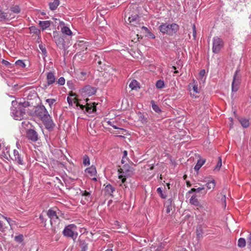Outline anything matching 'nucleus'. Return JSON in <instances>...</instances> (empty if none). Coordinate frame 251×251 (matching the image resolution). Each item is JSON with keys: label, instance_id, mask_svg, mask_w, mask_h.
Listing matches in <instances>:
<instances>
[{"label": "nucleus", "instance_id": "1", "mask_svg": "<svg viewBox=\"0 0 251 251\" xmlns=\"http://www.w3.org/2000/svg\"><path fill=\"white\" fill-rule=\"evenodd\" d=\"M133 173V168L128 164L124 165L121 168L118 170L119 178L121 180L122 185L126 180V177L132 175Z\"/></svg>", "mask_w": 251, "mask_h": 251}, {"label": "nucleus", "instance_id": "2", "mask_svg": "<svg viewBox=\"0 0 251 251\" xmlns=\"http://www.w3.org/2000/svg\"><path fill=\"white\" fill-rule=\"evenodd\" d=\"M178 25L175 23L172 24H163L161 25L159 29L162 33L172 36L178 30Z\"/></svg>", "mask_w": 251, "mask_h": 251}, {"label": "nucleus", "instance_id": "3", "mask_svg": "<svg viewBox=\"0 0 251 251\" xmlns=\"http://www.w3.org/2000/svg\"><path fill=\"white\" fill-rule=\"evenodd\" d=\"M17 102L16 100L12 101V105L11 111L12 116L16 120H21L23 119L25 112V109L24 108L21 109L20 107L17 109L14 106L16 105Z\"/></svg>", "mask_w": 251, "mask_h": 251}, {"label": "nucleus", "instance_id": "4", "mask_svg": "<svg viewBox=\"0 0 251 251\" xmlns=\"http://www.w3.org/2000/svg\"><path fill=\"white\" fill-rule=\"evenodd\" d=\"M63 233L65 236L75 240L78 235L76 231V226L74 224L66 226L63 231Z\"/></svg>", "mask_w": 251, "mask_h": 251}, {"label": "nucleus", "instance_id": "5", "mask_svg": "<svg viewBox=\"0 0 251 251\" xmlns=\"http://www.w3.org/2000/svg\"><path fill=\"white\" fill-rule=\"evenodd\" d=\"M21 12V9L18 5H14L10 7V8L6 12L4 11V15H7V19H5V21H8L14 18L16 15Z\"/></svg>", "mask_w": 251, "mask_h": 251}, {"label": "nucleus", "instance_id": "6", "mask_svg": "<svg viewBox=\"0 0 251 251\" xmlns=\"http://www.w3.org/2000/svg\"><path fill=\"white\" fill-rule=\"evenodd\" d=\"M224 46L223 40L218 37H214L213 38V47L212 51L215 53H218L220 52Z\"/></svg>", "mask_w": 251, "mask_h": 251}, {"label": "nucleus", "instance_id": "7", "mask_svg": "<svg viewBox=\"0 0 251 251\" xmlns=\"http://www.w3.org/2000/svg\"><path fill=\"white\" fill-rule=\"evenodd\" d=\"M238 74L239 71L236 70L233 75V81L231 85L232 92H237L239 89V86L240 84L241 77Z\"/></svg>", "mask_w": 251, "mask_h": 251}, {"label": "nucleus", "instance_id": "8", "mask_svg": "<svg viewBox=\"0 0 251 251\" xmlns=\"http://www.w3.org/2000/svg\"><path fill=\"white\" fill-rule=\"evenodd\" d=\"M46 128L49 130H52L55 126V124L50 116L48 114L41 120Z\"/></svg>", "mask_w": 251, "mask_h": 251}, {"label": "nucleus", "instance_id": "9", "mask_svg": "<svg viewBox=\"0 0 251 251\" xmlns=\"http://www.w3.org/2000/svg\"><path fill=\"white\" fill-rule=\"evenodd\" d=\"M53 40L56 45L60 49H62L65 47V40L63 36L55 31L53 32Z\"/></svg>", "mask_w": 251, "mask_h": 251}, {"label": "nucleus", "instance_id": "10", "mask_svg": "<svg viewBox=\"0 0 251 251\" xmlns=\"http://www.w3.org/2000/svg\"><path fill=\"white\" fill-rule=\"evenodd\" d=\"M97 91V88L90 85H87L80 90V93L84 96L90 97L94 95Z\"/></svg>", "mask_w": 251, "mask_h": 251}, {"label": "nucleus", "instance_id": "11", "mask_svg": "<svg viewBox=\"0 0 251 251\" xmlns=\"http://www.w3.org/2000/svg\"><path fill=\"white\" fill-rule=\"evenodd\" d=\"M67 100L70 105L73 106V104H75L77 107L79 106L80 109L84 110V106L79 103L75 94H70V96L67 97Z\"/></svg>", "mask_w": 251, "mask_h": 251}, {"label": "nucleus", "instance_id": "12", "mask_svg": "<svg viewBox=\"0 0 251 251\" xmlns=\"http://www.w3.org/2000/svg\"><path fill=\"white\" fill-rule=\"evenodd\" d=\"M49 114L48 111L44 105L37 106L35 110V114L40 120Z\"/></svg>", "mask_w": 251, "mask_h": 251}, {"label": "nucleus", "instance_id": "13", "mask_svg": "<svg viewBox=\"0 0 251 251\" xmlns=\"http://www.w3.org/2000/svg\"><path fill=\"white\" fill-rule=\"evenodd\" d=\"M47 216L50 219V222L51 226L56 224L59 222V218L57 215L56 212L52 209H50L47 212Z\"/></svg>", "mask_w": 251, "mask_h": 251}, {"label": "nucleus", "instance_id": "14", "mask_svg": "<svg viewBox=\"0 0 251 251\" xmlns=\"http://www.w3.org/2000/svg\"><path fill=\"white\" fill-rule=\"evenodd\" d=\"M27 138L32 142H35L38 140V134L37 132L33 129H28L26 131Z\"/></svg>", "mask_w": 251, "mask_h": 251}, {"label": "nucleus", "instance_id": "15", "mask_svg": "<svg viewBox=\"0 0 251 251\" xmlns=\"http://www.w3.org/2000/svg\"><path fill=\"white\" fill-rule=\"evenodd\" d=\"M14 158L13 160L19 165H23L25 164L23 156L16 150L13 151Z\"/></svg>", "mask_w": 251, "mask_h": 251}, {"label": "nucleus", "instance_id": "16", "mask_svg": "<svg viewBox=\"0 0 251 251\" xmlns=\"http://www.w3.org/2000/svg\"><path fill=\"white\" fill-rule=\"evenodd\" d=\"M82 198L81 200V203L83 204H86L87 203L90 202L92 200V197L90 192L87 191H81Z\"/></svg>", "mask_w": 251, "mask_h": 251}, {"label": "nucleus", "instance_id": "17", "mask_svg": "<svg viewBox=\"0 0 251 251\" xmlns=\"http://www.w3.org/2000/svg\"><path fill=\"white\" fill-rule=\"evenodd\" d=\"M59 25L61 27V31L63 34L69 36H71L72 35V31L71 30L69 27L66 26L64 22H63V21L60 22Z\"/></svg>", "mask_w": 251, "mask_h": 251}, {"label": "nucleus", "instance_id": "18", "mask_svg": "<svg viewBox=\"0 0 251 251\" xmlns=\"http://www.w3.org/2000/svg\"><path fill=\"white\" fill-rule=\"evenodd\" d=\"M107 123L108 125L112 126L115 129H118L122 131H123L122 134H124V132H126V130L120 127V125L119 123L117 122L116 120L113 119H111L107 121Z\"/></svg>", "mask_w": 251, "mask_h": 251}, {"label": "nucleus", "instance_id": "19", "mask_svg": "<svg viewBox=\"0 0 251 251\" xmlns=\"http://www.w3.org/2000/svg\"><path fill=\"white\" fill-rule=\"evenodd\" d=\"M88 100V99H86V105H84V110L85 109L89 113H92L96 111V106L95 102L92 103H88L87 101Z\"/></svg>", "mask_w": 251, "mask_h": 251}, {"label": "nucleus", "instance_id": "20", "mask_svg": "<svg viewBox=\"0 0 251 251\" xmlns=\"http://www.w3.org/2000/svg\"><path fill=\"white\" fill-rule=\"evenodd\" d=\"M56 80L54 73L50 71L47 73V83L48 86L55 83Z\"/></svg>", "mask_w": 251, "mask_h": 251}, {"label": "nucleus", "instance_id": "21", "mask_svg": "<svg viewBox=\"0 0 251 251\" xmlns=\"http://www.w3.org/2000/svg\"><path fill=\"white\" fill-rule=\"evenodd\" d=\"M85 173L89 174L91 177L96 176L97 174V171L96 168L92 166L89 168H87L85 171ZM92 179L96 180V178L95 177H93Z\"/></svg>", "mask_w": 251, "mask_h": 251}, {"label": "nucleus", "instance_id": "22", "mask_svg": "<svg viewBox=\"0 0 251 251\" xmlns=\"http://www.w3.org/2000/svg\"><path fill=\"white\" fill-rule=\"evenodd\" d=\"M114 191L115 188L109 184L105 187L104 192L106 195L112 196Z\"/></svg>", "mask_w": 251, "mask_h": 251}, {"label": "nucleus", "instance_id": "23", "mask_svg": "<svg viewBox=\"0 0 251 251\" xmlns=\"http://www.w3.org/2000/svg\"><path fill=\"white\" fill-rule=\"evenodd\" d=\"M189 202L191 204L197 206H200L201 204L197 198V196L195 194L193 195L189 200Z\"/></svg>", "mask_w": 251, "mask_h": 251}, {"label": "nucleus", "instance_id": "24", "mask_svg": "<svg viewBox=\"0 0 251 251\" xmlns=\"http://www.w3.org/2000/svg\"><path fill=\"white\" fill-rule=\"evenodd\" d=\"M216 186V182L214 179H212L211 180L207 182L205 184V186L206 187V190L205 191H208L209 190H213Z\"/></svg>", "mask_w": 251, "mask_h": 251}, {"label": "nucleus", "instance_id": "25", "mask_svg": "<svg viewBox=\"0 0 251 251\" xmlns=\"http://www.w3.org/2000/svg\"><path fill=\"white\" fill-rule=\"evenodd\" d=\"M39 24L41 27L42 30H44L48 28L50 25L51 22L49 21H39Z\"/></svg>", "mask_w": 251, "mask_h": 251}, {"label": "nucleus", "instance_id": "26", "mask_svg": "<svg viewBox=\"0 0 251 251\" xmlns=\"http://www.w3.org/2000/svg\"><path fill=\"white\" fill-rule=\"evenodd\" d=\"M172 200L171 198L168 199L165 202L164 204L166 208V212L167 213H169L170 212L171 210H172Z\"/></svg>", "mask_w": 251, "mask_h": 251}, {"label": "nucleus", "instance_id": "27", "mask_svg": "<svg viewBox=\"0 0 251 251\" xmlns=\"http://www.w3.org/2000/svg\"><path fill=\"white\" fill-rule=\"evenodd\" d=\"M206 160L204 159H200L198 160L196 165L194 167V170L198 171L202 166L205 163Z\"/></svg>", "mask_w": 251, "mask_h": 251}, {"label": "nucleus", "instance_id": "28", "mask_svg": "<svg viewBox=\"0 0 251 251\" xmlns=\"http://www.w3.org/2000/svg\"><path fill=\"white\" fill-rule=\"evenodd\" d=\"M129 87L131 90H137L140 88L139 83L137 80L133 79L129 83Z\"/></svg>", "mask_w": 251, "mask_h": 251}, {"label": "nucleus", "instance_id": "29", "mask_svg": "<svg viewBox=\"0 0 251 251\" xmlns=\"http://www.w3.org/2000/svg\"><path fill=\"white\" fill-rule=\"evenodd\" d=\"M60 3L59 0H54L52 2H50L49 4L50 8L51 10H54L57 8Z\"/></svg>", "mask_w": 251, "mask_h": 251}, {"label": "nucleus", "instance_id": "30", "mask_svg": "<svg viewBox=\"0 0 251 251\" xmlns=\"http://www.w3.org/2000/svg\"><path fill=\"white\" fill-rule=\"evenodd\" d=\"M1 217H2L4 219H5L7 223H8L9 226H10L11 229L12 228L13 226L15 224V222L12 220L11 218H8L4 215H1L0 214Z\"/></svg>", "mask_w": 251, "mask_h": 251}, {"label": "nucleus", "instance_id": "31", "mask_svg": "<svg viewBox=\"0 0 251 251\" xmlns=\"http://www.w3.org/2000/svg\"><path fill=\"white\" fill-rule=\"evenodd\" d=\"M246 241L244 238H240L238 241V246L239 248H243L246 246Z\"/></svg>", "mask_w": 251, "mask_h": 251}, {"label": "nucleus", "instance_id": "32", "mask_svg": "<svg viewBox=\"0 0 251 251\" xmlns=\"http://www.w3.org/2000/svg\"><path fill=\"white\" fill-rule=\"evenodd\" d=\"M240 122L243 127L244 128L248 127L249 126V120L247 119H241L240 120Z\"/></svg>", "mask_w": 251, "mask_h": 251}, {"label": "nucleus", "instance_id": "33", "mask_svg": "<svg viewBox=\"0 0 251 251\" xmlns=\"http://www.w3.org/2000/svg\"><path fill=\"white\" fill-rule=\"evenodd\" d=\"M151 107L152 108V109L156 112H157V113H159L160 112H161V109L160 108L158 107V105H157L154 101L153 100H151Z\"/></svg>", "mask_w": 251, "mask_h": 251}, {"label": "nucleus", "instance_id": "34", "mask_svg": "<svg viewBox=\"0 0 251 251\" xmlns=\"http://www.w3.org/2000/svg\"><path fill=\"white\" fill-rule=\"evenodd\" d=\"M196 189V193H200L201 192V193L205 195L207 193V191H205L204 185H202L201 187H199Z\"/></svg>", "mask_w": 251, "mask_h": 251}, {"label": "nucleus", "instance_id": "35", "mask_svg": "<svg viewBox=\"0 0 251 251\" xmlns=\"http://www.w3.org/2000/svg\"><path fill=\"white\" fill-rule=\"evenodd\" d=\"M197 82L195 80H193V82L190 85H192V89L194 92L196 93H199V91L198 90V85L197 84Z\"/></svg>", "mask_w": 251, "mask_h": 251}, {"label": "nucleus", "instance_id": "36", "mask_svg": "<svg viewBox=\"0 0 251 251\" xmlns=\"http://www.w3.org/2000/svg\"><path fill=\"white\" fill-rule=\"evenodd\" d=\"M14 240L16 242L21 243L24 241V236L22 234H20L18 236H16L14 238Z\"/></svg>", "mask_w": 251, "mask_h": 251}, {"label": "nucleus", "instance_id": "37", "mask_svg": "<svg viewBox=\"0 0 251 251\" xmlns=\"http://www.w3.org/2000/svg\"><path fill=\"white\" fill-rule=\"evenodd\" d=\"M83 164L85 166L89 165L90 164L89 157L86 155H85L83 157Z\"/></svg>", "mask_w": 251, "mask_h": 251}, {"label": "nucleus", "instance_id": "38", "mask_svg": "<svg viewBox=\"0 0 251 251\" xmlns=\"http://www.w3.org/2000/svg\"><path fill=\"white\" fill-rule=\"evenodd\" d=\"M222 158H221V157H219V158H218V161L217 163V165H216V167L214 168V170L219 171L220 168H221V166H222Z\"/></svg>", "mask_w": 251, "mask_h": 251}, {"label": "nucleus", "instance_id": "39", "mask_svg": "<svg viewBox=\"0 0 251 251\" xmlns=\"http://www.w3.org/2000/svg\"><path fill=\"white\" fill-rule=\"evenodd\" d=\"M164 82L163 80L161 79L157 81L156 83V87L158 89H161L164 87Z\"/></svg>", "mask_w": 251, "mask_h": 251}, {"label": "nucleus", "instance_id": "40", "mask_svg": "<svg viewBox=\"0 0 251 251\" xmlns=\"http://www.w3.org/2000/svg\"><path fill=\"white\" fill-rule=\"evenodd\" d=\"M15 64L22 68H25L26 66L25 63L22 60H18L16 61Z\"/></svg>", "mask_w": 251, "mask_h": 251}, {"label": "nucleus", "instance_id": "41", "mask_svg": "<svg viewBox=\"0 0 251 251\" xmlns=\"http://www.w3.org/2000/svg\"><path fill=\"white\" fill-rule=\"evenodd\" d=\"M30 31L32 33H34L36 34H39L40 33V30L35 26H31L30 28Z\"/></svg>", "mask_w": 251, "mask_h": 251}, {"label": "nucleus", "instance_id": "42", "mask_svg": "<svg viewBox=\"0 0 251 251\" xmlns=\"http://www.w3.org/2000/svg\"><path fill=\"white\" fill-rule=\"evenodd\" d=\"M157 192L162 198L165 199L166 198V195L163 193L161 187H159L157 189Z\"/></svg>", "mask_w": 251, "mask_h": 251}, {"label": "nucleus", "instance_id": "43", "mask_svg": "<svg viewBox=\"0 0 251 251\" xmlns=\"http://www.w3.org/2000/svg\"><path fill=\"white\" fill-rule=\"evenodd\" d=\"M4 11L0 10V22L1 21H5L6 19H7V15H4Z\"/></svg>", "mask_w": 251, "mask_h": 251}, {"label": "nucleus", "instance_id": "44", "mask_svg": "<svg viewBox=\"0 0 251 251\" xmlns=\"http://www.w3.org/2000/svg\"><path fill=\"white\" fill-rule=\"evenodd\" d=\"M56 100L54 99H48L46 100V102L49 104L50 107L52 108V105L55 102Z\"/></svg>", "mask_w": 251, "mask_h": 251}, {"label": "nucleus", "instance_id": "45", "mask_svg": "<svg viewBox=\"0 0 251 251\" xmlns=\"http://www.w3.org/2000/svg\"><path fill=\"white\" fill-rule=\"evenodd\" d=\"M6 228L7 227L0 220V231L3 232L6 230Z\"/></svg>", "mask_w": 251, "mask_h": 251}, {"label": "nucleus", "instance_id": "46", "mask_svg": "<svg viewBox=\"0 0 251 251\" xmlns=\"http://www.w3.org/2000/svg\"><path fill=\"white\" fill-rule=\"evenodd\" d=\"M57 83L60 85H63L65 83V79L63 77H60L58 79Z\"/></svg>", "mask_w": 251, "mask_h": 251}, {"label": "nucleus", "instance_id": "47", "mask_svg": "<svg viewBox=\"0 0 251 251\" xmlns=\"http://www.w3.org/2000/svg\"><path fill=\"white\" fill-rule=\"evenodd\" d=\"M127 151H123V158H122V163L123 164L125 163L126 162V159H127Z\"/></svg>", "mask_w": 251, "mask_h": 251}, {"label": "nucleus", "instance_id": "48", "mask_svg": "<svg viewBox=\"0 0 251 251\" xmlns=\"http://www.w3.org/2000/svg\"><path fill=\"white\" fill-rule=\"evenodd\" d=\"M192 30H193V36L194 39H196V35H197V30H196V27L195 24H193V25H192Z\"/></svg>", "mask_w": 251, "mask_h": 251}, {"label": "nucleus", "instance_id": "49", "mask_svg": "<svg viewBox=\"0 0 251 251\" xmlns=\"http://www.w3.org/2000/svg\"><path fill=\"white\" fill-rule=\"evenodd\" d=\"M247 242L248 246L250 248H251V231L250 232V233H249V234L247 237Z\"/></svg>", "mask_w": 251, "mask_h": 251}, {"label": "nucleus", "instance_id": "50", "mask_svg": "<svg viewBox=\"0 0 251 251\" xmlns=\"http://www.w3.org/2000/svg\"><path fill=\"white\" fill-rule=\"evenodd\" d=\"M221 200L223 206L225 208L226 206V198L225 195L222 196Z\"/></svg>", "mask_w": 251, "mask_h": 251}, {"label": "nucleus", "instance_id": "51", "mask_svg": "<svg viewBox=\"0 0 251 251\" xmlns=\"http://www.w3.org/2000/svg\"><path fill=\"white\" fill-rule=\"evenodd\" d=\"M80 76H79V78L81 80H83L85 78V75H86V73L85 72H81L80 73Z\"/></svg>", "mask_w": 251, "mask_h": 251}, {"label": "nucleus", "instance_id": "52", "mask_svg": "<svg viewBox=\"0 0 251 251\" xmlns=\"http://www.w3.org/2000/svg\"><path fill=\"white\" fill-rule=\"evenodd\" d=\"M146 36L151 39H154L155 38V35L151 31L146 34Z\"/></svg>", "mask_w": 251, "mask_h": 251}, {"label": "nucleus", "instance_id": "53", "mask_svg": "<svg viewBox=\"0 0 251 251\" xmlns=\"http://www.w3.org/2000/svg\"><path fill=\"white\" fill-rule=\"evenodd\" d=\"M39 48L42 50L43 53L46 54L47 53L45 47L42 45H39Z\"/></svg>", "mask_w": 251, "mask_h": 251}, {"label": "nucleus", "instance_id": "54", "mask_svg": "<svg viewBox=\"0 0 251 251\" xmlns=\"http://www.w3.org/2000/svg\"><path fill=\"white\" fill-rule=\"evenodd\" d=\"M88 249V247L87 244H83L81 245V250L82 251H87Z\"/></svg>", "mask_w": 251, "mask_h": 251}, {"label": "nucleus", "instance_id": "55", "mask_svg": "<svg viewBox=\"0 0 251 251\" xmlns=\"http://www.w3.org/2000/svg\"><path fill=\"white\" fill-rule=\"evenodd\" d=\"M205 70H201V71H200V72L199 73V75H200V76H201V77H203V76L205 75Z\"/></svg>", "mask_w": 251, "mask_h": 251}, {"label": "nucleus", "instance_id": "56", "mask_svg": "<svg viewBox=\"0 0 251 251\" xmlns=\"http://www.w3.org/2000/svg\"><path fill=\"white\" fill-rule=\"evenodd\" d=\"M2 63L6 66H8L10 65V63L8 61L4 59L2 60Z\"/></svg>", "mask_w": 251, "mask_h": 251}, {"label": "nucleus", "instance_id": "57", "mask_svg": "<svg viewBox=\"0 0 251 251\" xmlns=\"http://www.w3.org/2000/svg\"><path fill=\"white\" fill-rule=\"evenodd\" d=\"M193 192H196V189L193 188L188 191V193H191Z\"/></svg>", "mask_w": 251, "mask_h": 251}, {"label": "nucleus", "instance_id": "58", "mask_svg": "<svg viewBox=\"0 0 251 251\" xmlns=\"http://www.w3.org/2000/svg\"><path fill=\"white\" fill-rule=\"evenodd\" d=\"M142 29L143 30H145V31H146V30H148V28L147 27H146V26H143L142 27Z\"/></svg>", "mask_w": 251, "mask_h": 251}, {"label": "nucleus", "instance_id": "59", "mask_svg": "<svg viewBox=\"0 0 251 251\" xmlns=\"http://www.w3.org/2000/svg\"><path fill=\"white\" fill-rule=\"evenodd\" d=\"M39 218L41 220H42V221H43L44 220V218H43V216L42 215H40V216H39Z\"/></svg>", "mask_w": 251, "mask_h": 251}, {"label": "nucleus", "instance_id": "60", "mask_svg": "<svg viewBox=\"0 0 251 251\" xmlns=\"http://www.w3.org/2000/svg\"><path fill=\"white\" fill-rule=\"evenodd\" d=\"M134 20V19L133 18L131 19V18H130V17L129 18V21L130 22H131L133 21Z\"/></svg>", "mask_w": 251, "mask_h": 251}, {"label": "nucleus", "instance_id": "61", "mask_svg": "<svg viewBox=\"0 0 251 251\" xmlns=\"http://www.w3.org/2000/svg\"><path fill=\"white\" fill-rule=\"evenodd\" d=\"M16 145H17V148H18V149H20V145L18 143H17Z\"/></svg>", "mask_w": 251, "mask_h": 251}, {"label": "nucleus", "instance_id": "62", "mask_svg": "<svg viewBox=\"0 0 251 251\" xmlns=\"http://www.w3.org/2000/svg\"><path fill=\"white\" fill-rule=\"evenodd\" d=\"M105 251H113V250L112 249H109L106 250Z\"/></svg>", "mask_w": 251, "mask_h": 251}, {"label": "nucleus", "instance_id": "63", "mask_svg": "<svg viewBox=\"0 0 251 251\" xmlns=\"http://www.w3.org/2000/svg\"><path fill=\"white\" fill-rule=\"evenodd\" d=\"M229 119L230 120V121L231 122H232V121H233V118H231V117H230V118H229Z\"/></svg>", "mask_w": 251, "mask_h": 251}, {"label": "nucleus", "instance_id": "64", "mask_svg": "<svg viewBox=\"0 0 251 251\" xmlns=\"http://www.w3.org/2000/svg\"><path fill=\"white\" fill-rule=\"evenodd\" d=\"M150 30L149 29H148V30L145 31V32H146V33L147 34H148V33L149 32H150Z\"/></svg>", "mask_w": 251, "mask_h": 251}]
</instances>
